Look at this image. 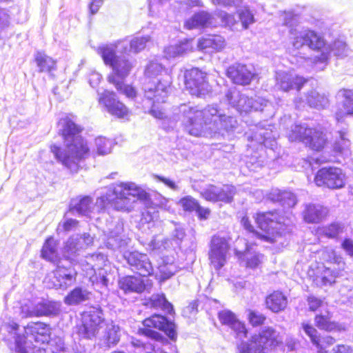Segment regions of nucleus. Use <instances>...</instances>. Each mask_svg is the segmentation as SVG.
<instances>
[{
  "mask_svg": "<svg viewBox=\"0 0 353 353\" xmlns=\"http://www.w3.org/2000/svg\"><path fill=\"white\" fill-rule=\"evenodd\" d=\"M238 12L244 29H247L250 24L254 22V15L248 8L245 7L243 9L239 10Z\"/></svg>",
  "mask_w": 353,
  "mask_h": 353,
  "instance_id": "nucleus-56",
  "label": "nucleus"
},
{
  "mask_svg": "<svg viewBox=\"0 0 353 353\" xmlns=\"http://www.w3.org/2000/svg\"><path fill=\"white\" fill-rule=\"evenodd\" d=\"M248 316L250 323L253 326L260 325L263 324L265 320V316L257 311L249 310Z\"/></svg>",
  "mask_w": 353,
  "mask_h": 353,
  "instance_id": "nucleus-62",
  "label": "nucleus"
},
{
  "mask_svg": "<svg viewBox=\"0 0 353 353\" xmlns=\"http://www.w3.org/2000/svg\"><path fill=\"white\" fill-rule=\"evenodd\" d=\"M90 294L87 289L77 287L65 297L64 302L69 305H77L88 300Z\"/></svg>",
  "mask_w": 353,
  "mask_h": 353,
  "instance_id": "nucleus-41",
  "label": "nucleus"
},
{
  "mask_svg": "<svg viewBox=\"0 0 353 353\" xmlns=\"http://www.w3.org/2000/svg\"><path fill=\"white\" fill-rule=\"evenodd\" d=\"M149 279L141 277L127 276L121 278L119 281V288L125 293L142 292L146 289Z\"/></svg>",
  "mask_w": 353,
  "mask_h": 353,
  "instance_id": "nucleus-30",
  "label": "nucleus"
},
{
  "mask_svg": "<svg viewBox=\"0 0 353 353\" xmlns=\"http://www.w3.org/2000/svg\"><path fill=\"white\" fill-rule=\"evenodd\" d=\"M21 308L23 317L51 316L59 314L60 304L54 301H41L36 304L26 303Z\"/></svg>",
  "mask_w": 353,
  "mask_h": 353,
  "instance_id": "nucleus-18",
  "label": "nucleus"
},
{
  "mask_svg": "<svg viewBox=\"0 0 353 353\" xmlns=\"http://www.w3.org/2000/svg\"><path fill=\"white\" fill-rule=\"evenodd\" d=\"M148 78L161 76L157 79L149 80L144 84V96L148 99L157 102L163 101L167 98L171 84V77L167 74L162 65L157 61H151L145 69Z\"/></svg>",
  "mask_w": 353,
  "mask_h": 353,
  "instance_id": "nucleus-8",
  "label": "nucleus"
},
{
  "mask_svg": "<svg viewBox=\"0 0 353 353\" xmlns=\"http://www.w3.org/2000/svg\"><path fill=\"white\" fill-rule=\"evenodd\" d=\"M96 51L104 63L112 69V73L108 76L109 82L114 84L117 90H121L122 81L130 74L135 61L128 58V54L117 55L118 45L114 43L101 44Z\"/></svg>",
  "mask_w": 353,
  "mask_h": 353,
  "instance_id": "nucleus-6",
  "label": "nucleus"
},
{
  "mask_svg": "<svg viewBox=\"0 0 353 353\" xmlns=\"http://www.w3.org/2000/svg\"><path fill=\"white\" fill-rule=\"evenodd\" d=\"M137 201L148 206L150 203V194L134 182H119L105 188L103 194L97 199L96 205L103 209L110 205L117 210L130 211Z\"/></svg>",
  "mask_w": 353,
  "mask_h": 353,
  "instance_id": "nucleus-3",
  "label": "nucleus"
},
{
  "mask_svg": "<svg viewBox=\"0 0 353 353\" xmlns=\"http://www.w3.org/2000/svg\"><path fill=\"white\" fill-rule=\"evenodd\" d=\"M235 193L236 189L232 185H224L221 187H218L210 185L201 192V195L208 201L230 203Z\"/></svg>",
  "mask_w": 353,
  "mask_h": 353,
  "instance_id": "nucleus-21",
  "label": "nucleus"
},
{
  "mask_svg": "<svg viewBox=\"0 0 353 353\" xmlns=\"http://www.w3.org/2000/svg\"><path fill=\"white\" fill-rule=\"evenodd\" d=\"M159 272V279L161 281H165L172 276L177 271L178 268L174 263H163L158 268Z\"/></svg>",
  "mask_w": 353,
  "mask_h": 353,
  "instance_id": "nucleus-52",
  "label": "nucleus"
},
{
  "mask_svg": "<svg viewBox=\"0 0 353 353\" xmlns=\"http://www.w3.org/2000/svg\"><path fill=\"white\" fill-rule=\"evenodd\" d=\"M184 83L186 90L192 95L203 97L210 91L206 74L198 68H192L185 71Z\"/></svg>",
  "mask_w": 353,
  "mask_h": 353,
  "instance_id": "nucleus-15",
  "label": "nucleus"
},
{
  "mask_svg": "<svg viewBox=\"0 0 353 353\" xmlns=\"http://www.w3.org/2000/svg\"><path fill=\"white\" fill-rule=\"evenodd\" d=\"M35 61L41 72H50L55 67V61L51 57L41 52L37 54Z\"/></svg>",
  "mask_w": 353,
  "mask_h": 353,
  "instance_id": "nucleus-50",
  "label": "nucleus"
},
{
  "mask_svg": "<svg viewBox=\"0 0 353 353\" xmlns=\"http://www.w3.org/2000/svg\"><path fill=\"white\" fill-rule=\"evenodd\" d=\"M303 329L305 334L310 338L311 341L314 345L319 346L320 338L318 335L316 330L309 324H303Z\"/></svg>",
  "mask_w": 353,
  "mask_h": 353,
  "instance_id": "nucleus-60",
  "label": "nucleus"
},
{
  "mask_svg": "<svg viewBox=\"0 0 353 353\" xmlns=\"http://www.w3.org/2000/svg\"><path fill=\"white\" fill-rule=\"evenodd\" d=\"M101 239L105 247L112 250L125 248L130 241V239L123 234L122 223H117L114 229L110 230L108 233L104 232Z\"/></svg>",
  "mask_w": 353,
  "mask_h": 353,
  "instance_id": "nucleus-22",
  "label": "nucleus"
},
{
  "mask_svg": "<svg viewBox=\"0 0 353 353\" xmlns=\"http://www.w3.org/2000/svg\"><path fill=\"white\" fill-rule=\"evenodd\" d=\"M99 103L103 105L105 110L111 115L117 118H124L128 114V108L121 102L114 92L104 90L98 93Z\"/></svg>",
  "mask_w": 353,
  "mask_h": 353,
  "instance_id": "nucleus-19",
  "label": "nucleus"
},
{
  "mask_svg": "<svg viewBox=\"0 0 353 353\" xmlns=\"http://www.w3.org/2000/svg\"><path fill=\"white\" fill-rule=\"evenodd\" d=\"M275 133L271 129L257 128L256 132L252 137H248V140L256 141L260 145H263L266 148H273L276 145Z\"/></svg>",
  "mask_w": 353,
  "mask_h": 353,
  "instance_id": "nucleus-33",
  "label": "nucleus"
},
{
  "mask_svg": "<svg viewBox=\"0 0 353 353\" xmlns=\"http://www.w3.org/2000/svg\"><path fill=\"white\" fill-rule=\"evenodd\" d=\"M211 16L205 12H200L185 21L184 27L188 30L208 26L210 23Z\"/></svg>",
  "mask_w": 353,
  "mask_h": 353,
  "instance_id": "nucleus-40",
  "label": "nucleus"
},
{
  "mask_svg": "<svg viewBox=\"0 0 353 353\" xmlns=\"http://www.w3.org/2000/svg\"><path fill=\"white\" fill-rule=\"evenodd\" d=\"M51 329L49 325L42 322L30 323L24 327V332L37 343L49 341Z\"/></svg>",
  "mask_w": 353,
  "mask_h": 353,
  "instance_id": "nucleus-27",
  "label": "nucleus"
},
{
  "mask_svg": "<svg viewBox=\"0 0 353 353\" xmlns=\"http://www.w3.org/2000/svg\"><path fill=\"white\" fill-rule=\"evenodd\" d=\"M150 304L152 307L161 309L168 314L173 312L172 304L167 301L163 294H153L150 299Z\"/></svg>",
  "mask_w": 353,
  "mask_h": 353,
  "instance_id": "nucleus-48",
  "label": "nucleus"
},
{
  "mask_svg": "<svg viewBox=\"0 0 353 353\" xmlns=\"http://www.w3.org/2000/svg\"><path fill=\"white\" fill-rule=\"evenodd\" d=\"M259 228L265 234L255 231L247 216L241 219V224L253 236L265 241L274 242L277 236L290 233L293 228L292 221L280 216L276 212H260L255 217Z\"/></svg>",
  "mask_w": 353,
  "mask_h": 353,
  "instance_id": "nucleus-5",
  "label": "nucleus"
},
{
  "mask_svg": "<svg viewBox=\"0 0 353 353\" xmlns=\"http://www.w3.org/2000/svg\"><path fill=\"white\" fill-rule=\"evenodd\" d=\"M305 101L310 107L317 109L324 108L328 104L327 97L325 94H320L316 90H311L307 92Z\"/></svg>",
  "mask_w": 353,
  "mask_h": 353,
  "instance_id": "nucleus-44",
  "label": "nucleus"
},
{
  "mask_svg": "<svg viewBox=\"0 0 353 353\" xmlns=\"http://www.w3.org/2000/svg\"><path fill=\"white\" fill-rule=\"evenodd\" d=\"M311 132L312 128H308L305 124H295L288 132V137L290 141H299L305 144V141H310L308 139V136Z\"/></svg>",
  "mask_w": 353,
  "mask_h": 353,
  "instance_id": "nucleus-37",
  "label": "nucleus"
},
{
  "mask_svg": "<svg viewBox=\"0 0 353 353\" xmlns=\"http://www.w3.org/2000/svg\"><path fill=\"white\" fill-rule=\"evenodd\" d=\"M69 212L65 214L64 220L61 222L57 228V231L70 232L76 230L79 225V221L76 219L69 218Z\"/></svg>",
  "mask_w": 353,
  "mask_h": 353,
  "instance_id": "nucleus-54",
  "label": "nucleus"
},
{
  "mask_svg": "<svg viewBox=\"0 0 353 353\" xmlns=\"http://www.w3.org/2000/svg\"><path fill=\"white\" fill-rule=\"evenodd\" d=\"M226 97L229 103L239 113H248L252 110L263 111L265 108L270 106V103L265 99L257 97L254 99L249 98L236 89L228 91Z\"/></svg>",
  "mask_w": 353,
  "mask_h": 353,
  "instance_id": "nucleus-11",
  "label": "nucleus"
},
{
  "mask_svg": "<svg viewBox=\"0 0 353 353\" xmlns=\"http://www.w3.org/2000/svg\"><path fill=\"white\" fill-rule=\"evenodd\" d=\"M265 303L269 310L277 313L286 307L288 301L286 296L282 292L276 291L266 298Z\"/></svg>",
  "mask_w": 353,
  "mask_h": 353,
  "instance_id": "nucleus-38",
  "label": "nucleus"
},
{
  "mask_svg": "<svg viewBox=\"0 0 353 353\" xmlns=\"http://www.w3.org/2000/svg\"><path fill=\"white\" fill-rule=\"evenodd\" d=\"M104 323L102 310L97 307H90L84 312L82 324L77 327V334L80 338L91 339L96 336Z\"/></svg>",
  "mask_w": 353,
  "mask_h": 353,
  "instance_id": "nucleus-12",
  "label": "nucleus"
},
{
  "mask_svg": "<svg viewBox=\"0 0 353 353\" xmlns=\"http://www.w3.org/2000/svg\"><path fill=\"white\" fill-rule=\"evenodd\" d=\"M49 349L52 353H57L58 352L63 351L65 347V344L63 339L60 337H57L52 339H49L47 342Z\"/></svg>",
  "mask_w": 353,
  "mask_h": 353,
  "instance_id": "nucleus-61",
  "label": "nucleus"
},
{
  "mask_svg": "<svg viewBox=\"0 0 353 353\" xmlns=\"http://www.w3.org/2000/svg\"><path fill=\"white\" fill-rule=\"evenodd\" d=\"M219 18L225 26L232 27L236 23L234 16L225 12H221L219 13Z\"/></svg>",
  "mask_w": 353,
  "mask_h": 353,
  "instance_id": "nucleus-63",
  "label": "nucleus"
},
{
  "mask_svg": "<svg viewBox=\"0 0 353 353\" xmlns=\"http://www.w3.org/2000/svg\"><path fill=\"white\" fill-rule=\"evenodd\" d=\"M92 204V199L89 196L72 199L70 204L69 213L88 216L93 208Z\"/></svg>",
  "mask_w": 353,
  "mask_h": 353,
  "instance_id": "nucleus-34",
  "label": "nucleus"
},
{
  "mask_svg": "<svg viewBox=\"0 0 353 353\" xmlns=\"http://www.w3.org/2000/svg\"><path fill=\"white\" fill-rule=\"evenodd\" d=\"M144 328L140 329L139 332L143 335L154 340V343L150 345L154 353H168L166 347L169 345L167 339L160 333L152 330L151 328H156L163 331L172 340L176 337L175 325L161 315L154 314L145 319L143 322Z\"/></svg>",
  "mask_w": 353,
  "mask_h": 353,
  "instance_id": "nucleus-7",
  "label": "nucleus"
},
{
  "mask_svg": "<svg viewBox=\"0 0 353 353\" xmlns=\"http://www.w3.org/2000/svg\"><path fill=\"white\" fill-rule=\"evenodd\" d=\"M106 256L102 254H93L86 256L85 259L81 261V265L83 271L85 272L87 276H92L95 272V267H100L105 261Z\"/></svg>",
  "mask_w": 353,
  "mask_h": 353,
  "instance_id": "nucleus-39",
  "label": "nucleus"
},
{
  "mask_svg": "<svg viewBox=\"0 0 353 353\" xmlns=\"http://www.w3.org/2000/svg\"><path fill=\"white\" fill-rule=\"evenodd\" d=\"M150 41V36L134 37L131 39L118 40L114 42L118 45L119 54H137L145 49L147 43Z\"/></svg>",
  "mask_w": 353,
  "mask_h": 353,
  "instance_id": "nucleus-26",
  "label": "nucleus"
},
{
  "mask_svg": "<svg viewBox=\"0 0 353 353\" xmlns=\"http://www.w3.org/2000/svg\"><path fill=\"white\" fill-rule=\"evenodd\" d=\"M226 45L225 39L220 35H207L199 39L197 48L205 53L222 50Z\"/></svg>",
  "mask_w": 353,
  "mask_h": 353,
  "instance_id": "nucleus-28",
  "label": "nucleus"
},
{
  "mask_svg": "<svg viewBox=\"0 0 353 353\" xmlns=\"http://www.w3.org/2000/svg\"><path fill=\"white\" fill-rule=\"evenodd\" d=\"M228 241L220 236H214L211 240L209 259L214 268L219 270L223 268L227 261V256L230 250Z\"/></svg>",
  "mask_w": 353,
  "mask_h": 353,
  "instance_id": "nucleus-16",
  "label": "nucleus"
},
{
  "mask_svg": "<svg viewBox=\"0 0 353 353\" xmlns=\"http://www.w3.org/2000/svg\"><path fill=\"white\" fill-rule=\"evenodd\" d=\"M192 40H183L179 43L171 45L164 50V54L167 59L176 58L192 52L193 50Z\"/></svg>",
  "mask_w": 353,
  "mask_h": 353,
  "instance_id": "nucleus-35",
  "label": "nucleus"
},
{
  "mask_svg": "<svg viewBox=\"0 0 353 353\" xmlns=\"http://www.w3.org/2000/svg\"><path fill=\"white\" fill-rule=\"evenodd\" d=\"M344 225L339 223H332L329 225L319 228L318 232L330 239L338 238L343 233Z\"/></svg>",
  "mask_w": 353,
  "mask_h": 353,
  "instance_id": "nucleus-47",
  "label": "nucleus"
},
{
  "mask_svg": "<svg viewBox=\"0 0 353 353\" xmlns=\"http://www.w3.org/2000/svg\"><path fill=\"white\" fill-rule=\"evenodd\" d=\"M276 87L284 92H288L292 89L300 90L307 81L305 79L293 72L279 71L276 73Z\"/></svg>",
  "mask_w": 353,
  "mask_h": 353,
  "instance_id": "nucleus-25",
  "label": "nucleus"
},
{
  "mask_svg": "<svg viewBox=\"0 0 353 353\" xmlns=\"http://www.w3.org/2000/svg\"><path fill=\"white\" fill-rule=\"evenodd\" d=\"M19 325L14 321L2 324L0 326V333L7 332L10 338L8 340L14 339V350L16 353H46V349L31 347L27 341L25 334L19 332Z\"/></svg>",
  "mask_w": 353,
  "mask_h": 353,
  "instance_id": "nucleus-14",
  "label": "nucleus"
},
{
  "mask_svg": "<svg viewBox=\"0 0 353 353\" xmlns=\"http://www.w3.org/2000/svg\"><path fill=\"white\" fill-rule=\"evenodd\" d=\"M283 25L289 28V35L290 43L295 50H299L304 46L315 51H321L320 57L314 58V63L325 65L328 57L329 52L325 48L324 39L314 30L307 28H298L297 25L300 21V16L292 11L283 12ZM324 66L320 67L323 69Z\"/></svg>",
  "mask_w": 353,
  "mask_h": 353,
  "instance_id": "nucleus-4",
  "label": "nucleus"
},
{
  "mask_svg": "<svg viewBox=\"0 0 353 353\" xmlns=\"http://www.w3.org/2000/svg\"><path fill=\"white\" fill-rule=\"evenodd\" d=\"M123 256L133 272L144 277L152 274L153 267L147 254L134 251L125 252Z\"/></svg>",
  "mask_w": 353,
  "mask_h": 353,
  "instance_id": "nucleus-20",
  "label": "nucleus"
},
{
  "mask_svg": "<svg viewBox=\"0 0 353 353\" xmlns=\"http://www.w3.org/2000/svg\"><path fill=\"white\" fill-rule=\"evenodd\" d=\"M95 145L98 154L103 155L111 152L113 143L110 139L99 137L95 139Z\"/></svg>",
  "mask_w": 353,
  "mask_h": 353,
  "instance_id": "nucleus-53",
  "label": "nucleus"
},
{
  "mask_svg": "<svg viewBox=\"0 0 353 353\" xmlns=\"http://www.w3.org/2000/svg\"><path fill=\"white\" fill-rule=\"evenodd\" d=\"M314 182L319 187L324 186L332 190L341 189L345 185L346 175L339 168L325 167L318 170Z\"/></svg>",
  "mask_w": 353,
  "mask_h": 353,
  "instance_id": "nucleus-13",
  "label": "nucleus"
},
{
  "mask_svg": "<svg viewBox=\"0 0 353 353\" xmlns=\"http://www.w3.org/2000/svg\"><path fill=\"white\" fill-rule=\"evenodd\" d=\"M315 324L321 330L325 331H334L339 329L337 323L332 321V314L327 309L321 310L319 314L315 316Z\"/></svg>",
  "mask_w": 353,
  "mask_h": 353,
  "instance_id": "nucleus-36",
  "label": "nucleus"
},
{
  "mask_svg": "<svg viewBox=\"0 0 353 353\" xmlns=\"http://www.w3.org/2000/svg\"><path fill=\"white\" fill-rule=\"evenodd\" d=\"M339 96L341 97L343 111L336 113V119L339 120L341 114H353V90H342L339 91Z\"/></svg>",
  "mask_w": 353,
  "mask_h": 353,
  "instance_id": "nucleus-45",
  "label": "nucleus"
},
{
  "mask_svg": "<svg viewBox=\"0 0 353 353\" xmlns=\"http://www.w3.org/2000/svg\"><path fill=\"white\" fill-rule=\"evenodd\" d=\"M321 259L327 262L330 266L319 268L314 281L318 285H331L335 282V279L342 275L345 264L343 258L336 254L330 248H325L321 252Z\"/></svg>",
  "mask_w": 353,
  "mask_h": 353,
  "instance_id": "nucleus-10",
  "label": "nucleus"
},
{
  "mask_svg": "<svg viewBox=\"0 0 353 353\" xmlns=\"http://www.w3.org/2000/svg\"><path fill=\"white\" fill-rule=\"evenodd\" d=\"M77 271L74 267L65 268L57 265L54 272L52 286L56 289L66 290L74 285L77 280Z\"/></svg>",
  "mask_w": 353,
  "mask_h": 353,
  "instance_id": "nucleus-23",
  "label": "nucleus"
},
{
  "mask_svg": "<svg viewBox=\"0 0 353 353\" xmlns=\"http://www.w3.org/2000/svg\"><path fill=\"white\" fill-rule=\"evenodd\" d=\"M307 304L310 310L313 312L319 310L321 312V310L327 307V304L325 302L314 296H308Z\"/></svg>",
  "mask_w": 353,
  "mask_h": 353,
  "instance_id": "nucleus-57",
  "label": "nucleus"
},
{
  "mask_svg": "<svg viewBox=\"0 0 353 353\" xmlns=\"http://www.w3.org/2000/svg\"><path fill=\"white\" fill-rule=\"evenodd\" d=\"M339 139L336 140L334 144V151L336 153L345 156L350 154V141L346 137L347 133L345 131H339Z\"/></svg>",
  "mask_w": 353,
  "mask_h": 353,
  "instance_id": "nucleus-49",
  "label": "nucleus"
},
{
  "mask_svg": "<svg viewBox=\"0 0 353 353\" xmlns=\"http://www.w3.org/2000/svg\"><path fill=\"white\" fill-rule=\"evenodd\" d=\"M219 319L220 321L225 325H228L240 337H246V331L243 323L239 321L235 315L229 310H223L219 313Z\"/></svg>",
  "mask_w": 353,
  "mask_h": 353,
  "instance_id": "nucleus-32",
  "label": "nucleus"
},
{
  "mask_svg": "<svg viewBox=\"0 0 353 353\" xmlns=\"http://www.w3.org/2000/svg\"><path fill=\"white\" fill-rule=\"evenodd\" d=\"M236 254L241 263H244L246 268L254 269L262 263L263 256L253 250L251 245L246 243V248L244 252L236 250Z\"/></svg>",
  "mask_w": 353,
  "mask_h": 353,
  "instance_id": "nucleus-31",
  "label": "nucleus"
},
{
  "mask_svg": "<svg viewBox=\"0 0 353 353\" xmlns=\"http://www.w3.org/2000/svg\"><path fill=\"white\" fill-rule=\"evenodd\" d=\"M328 212L327 208L320 204L309 203L303 212V219L308 223H319L326 218Z\"/></svg>",
  "mask_w": 353,
  "mask_h": 353,
  "instance_id": "nucleus-29",
  "label": "nucleus"
},
{
  "mask_svg": "<svg viewBox=\"0 0 353 353\" xmlns=\"http://www.w3.org/2000/svg\"><path fill=\"white\" fill-rule=\"evenodd\" d=\"M271 199L274 201L281 203L285 208H292L296 203L295 195L288 191L274 190V192L271 194Z\"/></svg>",
  "mask_w": 353,
  "mask_h": 353,
  "instance_id": "nucleus-42",
  "label": "nucleus"
},
{
  "mask_svg": "<svg viewBox=\"0 0 353 353\" xmlns=\"http://www.w3.org/2000/svg\"><path fill=\"white\" fill-rule=\"evenodd\" d=\"M41 256L43 259L53 263L57 261V242L52 237L46 241L41 250Z\"/></svg>",
  "mask_w": 353,
  "mask_h": 353,
  "instance_id": "nucleus-46",
  "label": "nucleus"
},
{
  "mask_svg": "<svg viewBox=\"0 0 353 353\" xmlns=\"http://www.w3.org/2000/svg\"><path fill=\"white\" fill-rule=\"evenodd\" d=\"M308 141L305 142V144L309 146L314 150H321L325 146L327 139L323 132L318 130L314 128H312V132L310 136H308Z\"/></svg>",
  "mask_w": 353,
  "mask_h": 353,
  "instance_id": "nucleus-43",
  "label": "nucleus"
},
{
  "mask_svg": "<svg viewBox=\"0 0 353 353\" xmlns=\"http://www.w3.org/2000/svg\"><path fill=\"white\" fill-rule=\"evenodd\" d=\"M169 0H148L149 11L152 16H159Z\"/></svg>",
  "mask_w": 353,
  "mask_h": 353,
  "instance_id": "nucleus-55",
  "label": "nucleus"
},
{
  "mask_svg": "<svg viewBox=\"0 0 353 353\" xmlns=\"http://www.w3.org/2000/svg\"><path fill=\"white\" fill-rule=\"evenodd\" d=\"M255 73L251 65L235 63L228 67L227 76L234 83L239 85L249 84Z\"/></svg>",
  "mask_w": 353,
  "mask_h": 353,
  "instance_id": "nucleus-24",
  "label": "nucleus"
},
{
  "mask_svg": "<svg viewBox=\"0 0 353 353\" xmlns=\"http://www.w3.org/2000/svg\"><path fill=\"white\" fill-rule=\"evenodd\" d=\"M179 205L182 207L183 210L188 212L195 211L198 208V201L190 196H186L179 201Z\"/></svg>",
  "mask_w": 353,
  "mask_h": 353,
  "instance_id": "nucleus-58",
  "label": "nucleus"
},
{
  "mask_svg": "<svg viewBox=\"0 0 353 353\" xmlns=\"http://www.w3.org/2000/svg\"><path fill=\"white\" fill-rule=\"evenodd\" d=\"M101 78L102 77L99 72L96 71H92L90 73L88 77V81L90 86L92 88L97 87L101 82Z\"/></svg>",
  "mask_w": 353,
  "mask_h": 353,
  "instance_id": "nucleus-64",
  "label": "nucleus"
},
{
  "mask_svg": "<svg viewBox=\"0 0 353 353\" xmlns=\"http://www.w3.org/2000/svg\"><path fill=\"white\" fill-rule=\"evenodd\" d=\"M282 343L280 333L273 327H266L258 335L252 336L250 343L242 342L238 350L239 353H268Z\"/></svg>",
  "mask_w": 353,
  "mask_h": 353,
  "instance_id": "nucleus-9",
  "label": "nucleus"
},
{
  "mask_svg": "<svg viewBox=\"0 0 353 353\" xmlns=\"http://www.w3.org/2000/svg\"><path fill=\"white\" fill-rule=\"evenodd\" d=\"M93 242L94 238L88 233L74 234L65 243L63 256L68 260L73 261L83 250L92 245Z\"/></svg>",
  "mask_w": 353,
  "mask_h": 353,
  "instance_id": "nucleus-17",
  "label": "nucleus"
},
{
  "mask_svg": "<svg viewBox=\"0 0 353 353\" xmlns=\"http://www.w3.org/2000/svg\"><path fill=\"white\" fill-rule=\"evenodd\" d=\"M104 337L108 347L116 345L120 340L119 327L114 324L108 325Z\"/></svg>",
  "mask_w": 353,
  "mask_h": 353,
  "instance_id": "nucleus-51",
  "label": "nucleus"
},
{
  "mask_svg": "<svg viewBox=\"0 0 353 353\" xmlns=\"http://www.w3.org/2000/svg\"><path fill=\"white\" fill-rule=\"evenodd\" d=\"M332 52L337 57H344L347 55V46L343 41H335L331 48Z\"/></svg>",
  "mask_w": 353,
  "mask_h": 353,
  "instance_id": "nucleus-59",
  "label": "nucleus"
},
{
  "mask_svg": "<svg viewBox=\"0 0 353 353\" xmlns=\"http://www.w3.org/2000/svg\"><path fill=\"white\" fill-rule=\"evenodd\" d=\"M178 110L179 119L185 125L189 134L195 137H212L232 131L237 126L236 119L225 115L216 105L199 110L197 107L181 104Z\"/></svg>",
  "mask_w": 353,
  "mask_h": 353,
  "instance_id": "nucleus-1",
  "label": "nucleus"
},
{
  "mask_svg": "<svg viewBox=\"0 0 353 353\" xmlns=\"http://www.w3.org/2000/svg\"><path fill=\"white\" fill-rule=\"evenodd\" d=\"M63 138L65 148L55 145L51 146V152L56 159L72 172H77L79 162L89 155V148L86 142L80 135L81 128L70 119H61L59 122Z\"/></svg>",
  "mask_w": 353,
  "mask_h": 353,
  "instance_id": "nucleus-2",
  "label": "nucleus"
}]
</instances>
